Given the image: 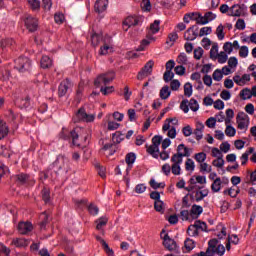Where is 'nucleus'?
<instances>
[{"label":"nucleus","mask_w":256,"mask_h":256,"mask_svg":"<svg viewBox=\"0 0 256 256\" xmlns=\"http://www.w3.org/2000/svg\"><path fill=\"white\" fill-rule=\"evenodd\" d=\"M223 30H224L223 24H220L216 28V35H217L219 41H223V39H225V33L223 32Z\"/></svg>","instance_id":"5fc2aeb1"},{"label":"nucleus","mask_w":256,"mask_h":256,"mask_svg":"<svg viewBox=\"0 0 256 256\" xmlns=\"http://www.w3.org/2000/svg\"><path fill=\"white\" fill-rule=\"evenodd\" d=\"M184 247L187 251H193V249H195V241L191 238H187L184 242Z\"/></svg>","instance_id":"8fccbe9b"},{"label":"nucleus","mask_w":256,"mask_h":256,"mask_svg":"<svg viewBox=\"0 0 256 256\" xmlns=\"http://www.w3.org/2000/svg\"><path fill=\"white\" fill-rule=\"evenodd\" d=\"M121 171H125L126 175L124 176V181L126 185H129V154H126L125 161H121L120 164L115 169V175H121Z\"/></svg>","instance_id":"0eeeda50"},{"label":"nucleus","mask_w":256,"mask_h":256,"mask_svg":"<svg viewBox=\"0 0 256 256\" xmlns=\"http://www.w3.org/2000/svg\"><path fill=\"white\" fill-rule=\"evenodd\" d=\"M242 13H243V9L238 4H234L230 8V15H231V17H241Z\"/></svg>","instance_id":"a878e982"},{"label":"nucleus","mask_w":256,"mask_h":256,"mask_svg":"<svg viewBox=\"0 0 256 256\" xmlns=\"http://www.w3.org/2000/svg\"><path fill=\"white\" fill-rule=\"evenodd\" d=\"M194 15L197 16L194 18V21H196L197 25H207V23H209L205 15L202 16L200 13H196Z\"/></svg>","instance_id":"e433bc0d"},{"label":"nucleus","mask_w":256,"mask_h":256,"mask_svg":"<svg viewBox=\"0 0 256 256\" xmlns=\"http://www.w3.org/2000/svg\"><path fill=\"white\" fill-rule=\"evenodd\" d=\"M194 159L195 161H197V163H205V160L207 159V154H205L204 152L196 153L194 155Z\"/></svg>","instance_id":"09e8293b"},{"label":"nucleus","mask_w":256,"mask_h":256,"mask_svg":"<svg viewBox=\"0 0 256 256\" xmlns=\"http://www.w3.org/2000/svg\"><path fill=\"white\" fill-rule=\"evenodd\" d=\"M53 66V60L49 58V56H43L40 61V67L42 69H49V67Z\"/></svg>","instance_id":"7c9ffc66"},{"label":"nucleus","mask_w":256,"mask_h":256,"mask_svg":"<svg viewBox=\"0 0 256 256\" xmlns=\"http://www.w3.org/2000/svg\"><path fill=\"white\" fill-rule=\"evenodd\" d=\"M188 106L194 113L199 111V102H197V100H195L194 98L190 99V101L188 102Z\"/></svg>","instance_id":"37998d69"},{"label":"nucleus","mask_w":256,"mask_h":256,"mask_svg":"<svg viewBox=\"0 0 256 256\" xmlns=\"http://www.w3.org/2000/svg\"><path fill=\"white\" fill-rule=\"evenodd\" d=\"M147 153H149V155H152V157L157 159L159 157V147L152 144L147 148Z\"/></svg>","instance_id":"f704fd0d"},{"label":"nucleus","mask_w":256,"mask_h":256,"mask_svg":"<svg viewBox=\"0 0 256 256\" xmlns=\"http://www.w3.org/2000/svg\"><path fill=\"white\" fill-rule=\"evenodd\" d=\"M9 134V127L5 121L0 120V139H5Z\"/></svg>","instance_id":"bb28decb"},{"label":"nucleus","mask_w":256,"mask_h":256,"mask_svg":"<svg viewBox=\"0 0 256 256\" xmlns=\"http://www.w3.org/2000/svg\"><path fill=\"white\" fill-rule=\"evenodd\" d=\"M29 6L33 11H39L41 7V1L39 0H28Z\"/></svg>","instance_id":"603ef678"},{"label":"nucleus","mask_w":256,"mask_h":256,"mask_svg":"<svg viewBox=\"0 0 256 256\" xmlns=\"http://www.w3.org/2000/svg\"><path fill=\"white\" fill-rule=\"evenodd\" d=\"M144 21L145 17L141 15H132L129 17V27H141Z\"/></svg>","instance_id":"4468645a"},{"label":"nucleus","mask_w":256,"mask_h":256,"mask_svg":"<svg viewBox=\"0 0 256 256\" xmlns=\"http://www.w3.org/2000/svg\"><path fill=\"white\" fill-rule=\"evenodd\" d=\"M218 55H219V45L217 43H214L212 45V48L210 49V58L217 59Z\"/></svg>","instance_id":"a19ab883"},{"label":"nucleus","mask_w":256,"mask_h":256,"mask_svg":"<svg viewBox=\"0 0 256 256\" xmlns=\"http://www.w3.org/2000/svg\"><path fill=\"white\" fill-rule=\"evenodd\" d=\"M108 222H109V218H107V216H102L95 221L96 229L97 231H100L102 235L105 233L104 228L107 226Z\"/></svg>","instance_id":"dca6fc26"},{"label":"nucleus","mask_w":256,"mask_h":256,"mask_svg":"<svg viewBox=\"0 0 256 256\" xmlns=\"http://www.w3.org/2000/svg\"><path fill=\"white\" fill-rule=\"evenodd\" d=\"M25 27L26 29H28V31H30V33H33L35 31H37L38 27H39V20H37V18L28 15L25 20Z\"/></svg>","instance_id":"9b49d317"},{"label":"nucleus","mask_w":256,"mask_h":256,"mask_svg":"<svg viewBox=\"0 0 256 256\" xmlns=\"http://www.w3.org/2000/svg\"><path fill=\"white\" fill-rule=\"evenodd\" d=\"M184 95L185 97H191L193 95V85L189 82L184 84Z\"/></svg>","instance_id":"49530a36"},{"label":"nucleus","mask_w":256,"mask_h":256,"mask_svg":"<svg viewBox=\"0 0 256 256\" xmlns=\"http://www.w3.org/2000/svg\"><path fill=\"white\" fill-rule=\"evenodd\" d=\"M236 123L238 129L245 133L249 129V115L245 114V112H239L236 116Z\"/></svg>","instance_id":"6e6552de"},{"label":"nucleus","mask_w":256,"mask_h":256,"mask_svg":"<svg viewBox=\"0 0 256 256\" xmlns=\"http://www.w3.org/2000/svg\"><path fill=\"white\" fill-rule=\"evenodd\" d=\"M201 213H203V207L197 204L192 205L190 210L191 219H199V215H201Z\"/></svg>","instance_id":"412c9836"},{"label":"nucleus","mask_w":256,"mask_h":256,"mask_svg":"<svg viewBox=\"0 0 256 256\" xmlns=\"http://www.w3.org/2000/svg\"><path fill=\"white\" fill-rule=\"evenodd\" d=\"M70 87H71V82L69 80L62 81L58 87L59 97H65V95H67V91H69Z\"/></svg>","instance_id":"a211bd4d"},{"label":"nucleus","mask_w":256,"mask_h":256,"mask_svg":"<svg viewBox=\"0 0 256 256\" xmlns=\"http://www.w3.org/2000/svg\"><path fill=\"white\" fill-rule=\"evenodd\" d=\"M18 231L20 235H27L33 231V224L31 222H20L18 224Z\"/></svg>","instance_id":"2eb2a0df"},{"label":"nucleus","mask_w":256,"mask_h":256,"mask_svg":"<svg viewBox=\"0 0 256 256\" xmlns=\"http://www.w3.org/2000/svg\"><path fill=\"white\" fill-rule=\"evenodd\" d=\"M240 97L243 101H247V99H251L253 97L252 91L249 88H244L240 91Z\"/></svg>","instance_id":"72a5a7b5"},{"label":"nucleus","mask_w":256,"mask_h":256,"mask_svg":"<svg viewBox=\"0 0 256 256\" xmlns=\"http://www.w3.org/2000/svg\"><path fill=\"white\" fill-rule=\"evenodd\" d=\"M186 153V155H183V154H185ZM182 154V159H183V157H190L191 156V153H189V148H187L186 146H185V144H180V145H178V147H177V153L176 154H173V155H181Z\"/></svg>","instance_id":"c85d7f7f"},{"label":"nucleus","mask_w":256,"mask_h":256,"mask_svg":"<svg viewBox=\"0 0 256 256\" xmlns=\"http://www.w3.org/2000/svg\"><path fill=\"white\" fill-rule=\"evenodd\" d=\"M16 181L17 183H20L21 185L25 184L26 181H29V175L27 174H18L16 175Z\"/></svg>","instance_id":"864d4df0"},{"label":"nucleus","mask_w":256,"mask_h":256,"mask_svg":"<svg viewBox=\"0 0 256 256\" xmlns=\"http://www.w3.org/2000/svg\"><path fill=\"white\" fill-rule=\"evenodd\" d=\"M212 165L214 167H217L218 169H221V167L225 165V160H223V156H220L217 159L213 160Z\"/></svg>","instance_id":"13d9d810"},{"label":"nucleus","mask_w":256,"mask_h":256,"mask_svg":"<svg viewBox=\"0 0 256 256\" xmlns=\"http://www.w3.org/2000/svg\"><path fill=\"white\" fill-rule=\"evenodd\" d=\"M199 27L197 26H192L186 30L184 33V39L186 41H195L197 37H199Z\"/></svg>","instance_id":"f8f14e48"},{"label":"nucleus","mask_w":256,"mask_h":256,"mask_svg":"<svg viewBox=\"0 0 256 256\" xmlns=\"http://www.w3.org/2000/svg\"><path fill=\"white\" fill-rule=\"evenodd\" d=\"M81 128L77 127L72 131H69L67 128H62L60 132V139H64V141H69L72 139V145L75 147H79V132Z\"/></svg>","instance_id":"f257e3e1"},{"label":"nucleus","mask_w":256,"mask_h":256,"mask_svg":"<svg viewBox=\"0 0 256 256\" xmlns=\"http://www.w3.org/2000/svg\"><path fill=\"white\" fill-rule=\"evenodd\" d=\"M109 53H113V45L111 44V42L105 43L99 51L100 55H109Z\"/></svg>","instance_id":"c756f323"},{"label":"nucleus","mask_w":256,"mask_h":256,"mask_svg":"<svg viewBox=\"0 0 256 256\" xmlns=\"http://www.w3.org/2000/svg\"><path fill=\"white\" fill-rule=\"evenodd\" d=\"M185 170L188 171V173H193L195 171V162L193 159L188 158L185 162Z\"/></svg>","instance_id":"c9c22d12"},{"label":"nucleus","mask_w":256,"mask_h":256,"mask_svg":"<svg viewBox=\"0 0 256 256\" xmlns=\"http://www.w3.org/2000/svg\"><path fill=\"white\" fill-rule=\"evenodd\" d=\"M102 39H103V36L101 34L94 33L91 35V41L94 47H97V45L101 43Z\"/></svg>","instance_id":"ea45409f"},{"label":"nucleus","mask_w":256,"mask_h":256,"mask_svg":"<svg viewBox=\"0 0 256 256\" xmlns=\"http://www.w3.org/2000/svg\"><path fill=\"white\" fill-rule=\"evenodd\" d=\"M160 237L163 241V246L168 251H177L179 249V246H177V242L167 234L165 230H162L160 233Z\"/></svg>","instance_id":"7ed1b4c3"},{"label":"nucleus","mask_w":256,"mask_h":256,"mask_svg":"<svg viewBox=\"0 0 256 256\" xmlns=\"http://www.w3.org/2000/svg\"><path fill=\"white\" fill-rule=\"evenodd\" d=\"M106 117H108L112 121H115L116 123H121V121H123V119H125V114L116 111L114 113L107 114Z\"/></svg>","instance_id":"b1692460"},{"label":"nucleus","mask_w":256,"mask_h":256,"mask_svg":"<svg viewBox=\"0 0 256 256\" xmlns=\"http://www.w3.org/2000/svg\"><path fill=\"white\" fill-rule=\"evenodd\" d=\"M235 117V112L233 109H227L226 110V119H225V125H230L231 124V119Z\"/></svg>","instance_id":"3c124183"},{"label":"nucleus","mask_w":256,"mask_h":256,"mask_svg":"<svg viewBox=\"0 0 256 256\" xmlns=\"http://www.w3.org/2000/svg\"><path fill=\"white\" fill-rule=\"evenodd\" d=\"M239 57H241L242 59L249 57V47L241 46L239 50Z\"/></svg>","instance_id":"6e6d98bb"},{"label":"nucleus","mask_w":256,"mask_h":256,"mask_svg":"<svg viewBox=\"0 0 256 256\" xmlns=\"http://www.w3.org/2000/svg\"><path fill=\"white\" fill-rule=\"evenodd\" d=\"M193 194L195 197V201L197 203H199V201H203V199H205V197H207V195H209V190L208 189L196 190L193 192Z\"/></svg>","instance_id":"5701e85b"},{"label":"nucleus","mask_w":256,"mask_h":256,"mask_svg":"<svg viewBox=\"0 0 256 256\" xmlns=\"http://www.w3.org/2000/svg\"><path fill=\"white\" fill-rule=\"evenodd\" d=\"M126 139H129V132L126 134H123L121 131H117L112 135V141L113 143H121V141H124Z\"/></svg>","instance_id":"4be33fe9"},{"label":"nucleus","mask_w":256,"mask_h":256,"mask_svg":"<svg viewBox=\"0 0 256 256\" xmlns=\"http://www.w3.org/2000/svg\"><path fill=\"white\" fill-rule=\"evenodd\" d=\"M173 77H175V73H173V71L166 70L164 72L163 79H164L165 83H169V81H173Z\"/></svg>","instance_id":"bf43d9fd"},{"label":"nucleus","mask_w":256,"mask_h":256,"mask_svg":"<svg viewBox=\"0 0 256 256\" xmlns=\"http://www.w3.org/2000/svg\"><path fill=\"white\" fill-rule=\"evenodd\" d=\"M223 183L227 185V183H229V179L222 181L221 177H217L211 184L212 193H219V191H221V185H223Z\"/></svg>","instance_id":"f3484780"},{"label":"nucleus","mask_w":256,"mask_h":256,"mask_svg":"<svg viewBox=\"0 0 256 256\" xmlns=\"http://www.w3.org/2000/svg\"><path fill=\"white\" fill-rule=\"evenodd\" d=\"M216 59H218V63L223 65V63H227V59H229V56L224 52L221 51L217 56Z\"/></svg>","instance_id":"de8ad7c7"},{"label":"nucleus","mask_w":256,"mask_h":256,"mask_svg":"<svg viewBox=\"0 0 256 256\" xmlns=\"http://www.w3.org/2000/svg\"><path fill=\"white\" fill-rule=\"evenodd\" d=\"M236 133L237 130L235 129V127L226 124L225 135H227V137H235Z\"/></svg>","instance_id":"79ce46f5"},{"label":"nucleus","mask_w":256,"mask_h":256,"mask_svg":"<svg viewBox=\"0 0 256 256\" xmlns=\"http://www.w3.org/2000/svg\"><path fill=\"white\" fill-rule=\"evenodd\" d=\"M16 105L21 109H27L31 105V99L27 95H18L16 97Z\"/></svg>","instance_id":"ddd939ff"},{"label":"nucleus","mask_w":256,"mask_h":256,"mask_svg":"<svg viewBox=\"0 0 256 256\" xmlns=\"http://www.w3.org/2000/svg\"><path fill=\"white\" fill-rule=\"evenodd\" d=\"M187 233L189 237H197L199 236V230H197V226L195 224H191L188 229Z\"/></svg>","instance_id":"4c0bfd02"},{"label":"nucleus","mask_w":256,"mask_h":256,"mask_svg":"<svg viewBox=\"0 0 256 256\" xmlns=\"http://www.w3.org/2000/svg\"><path fill=\"white\" fill-rule=\"evenodd\" d=\"M115 79V72L110 71L106 74H102L98 76L95 80L96 87H103V85H107V83H111Z\"/></svg>","instance_id":"9d476101"},{"label":"nucleus","mask_w":256,"mask_h":256,"mask_svg":"<svg viewBox=\"0 0 256 256\" xmlns=\"http://www.w3.org/2000/svg\"><path fill=\"white\" fill-rule=\"evenodd\" d=\"M14 68L19 71V73H27L31 71V60L28 57H19L15 60Z\"/></svg>","instance_id":"20e7f679"},{"label":"nucleus","mask_w":256,"mask_h":256,"mask_svg":"<svg viewBox=\"0 0 256 256\" xmlns=\"http://www.w3.org/2000/svg\"><path fill=\"white\" fill-rule=\"evenodd\" d=\"M176 61L179 65H187V62H188L187 54H185V52L180 53Z\"/></svg>","instance_id":"c03bdc74"},{"label":"nucleus","mask_w":256,"mask_h":256,"mask_svg":"<svg viewBox=\"0 0 256 256\" xmlns=\"http://www.w3.org/2000/svg\"><path fill=\"white\" fill-rule=\"evenodd\" d=\"M154 65L155 62L153 60L148 61L141 71L138 72L137 79L139 81H143V79L149 77V75H152Z\"/></svg>","instance_id":"1a4fd4ad"},{"label":"nucleus","mask_w":256,"mask_h":256,"mask_svg":"<svg viewBox=\"0 0 256 256\" xmlns=\"http://www.w3.org/2000/svg\"><path fill=\"white\" fill-rule=\"evenodd\" d=\"M159 25H161V21L155 20L151 25H150V32L155 35V33H159Z\"/></svg>","instance_id":"a18cd8bd"},{"label":"nucleus","mask_w":256,"mask_h":256,"mask_svg":"<svg viewBox=\"0 0 256 256\" xmlns=\"http://www.w3.org/2000/svg\"><path fill=\"white\" fill-rule=\"evenodd\" d=\"M183 155H188V154L184 153V154L172 155L171 172L173 175H181V165L183 164Z\"/></svg>","instance_id":"39448f33"},{"label":"nucleus","mask_w":256,"mask_h":256,"mask_svg":"<svg viewBox=\"0 0 256 256\" xmlns=\"http://www.w3.org/2000/svg\"><path fill=\"white\" fill-rule=\"evenodd\" d=\"M96 239L101 243L107 255L109 256L114 255L113 249L109 248V244H107V242H105V240L101 236H96Z\"/></svg>","instance_id":"cd10ccee"},{"label":"nucleus","mask_w":256,"mask_h":256,"mask_svg":"<svg viewBox=\"0 0 256 256\" xmlns=\"http://www.w3.org/2000/svg\"><path fill=\"white\" fill-rule=\"evenodd\" d=\"M150 187H152V189H163V188H165V183H163V182L158 183L157 181H155V179H151Z\"/></svg>","instance_id":"052dcab7"},{"label":"nucleus","mask_w":256,"mask_h":256,"mask_svg":"<svg viewBox=\"0 0 256 256\" xmlns=\"http://www.w3.org/2000/svg\"><path fill=\"white\" fill-rule=\"evenodd\" d=\"M223 52L226 53L227 55H231L233 53V46L231 42H226L223 45Z\"/></svg>","instance_id":"0e129e2a"},{"label":"nucleus","mask_w":256,"mask_h":256,"mask_svg":"<svg viewBox=\"0 0 256 256\" xmlns=\"http://www.w3.org/2000/svg\"><path fill=\"white\" fill-rule=\"evenodd\" d=\"M104 121L107 125V131H117V129L121 127V123L115 122L114 120H112V118H109L108 116H105Z\"/></svg>","instance_id":"6ab92c4d"},{"label":"nucleus","mask_w":256,"mask_h":256,"mask_svg":"<svg viewBox=\"0 0 256 256\" xmlns=\"http://www.w3.org/2000/svg\"><path fill=\"white\" fill-rule=\"evenodd\" d=\"M9 253H11V250L5 245L0 244V256H9Z\"/></svg>","instance_id":"774afa93"},{"label":"nucleus","mask_w":256,"mask_h":256,"mask_svg":"<svg viewBox=\"0 0 256 256\" xmlns=\"http://www.w3.org/2000/svg\"><path fill=\"white\" fill-rule=\"evenodd\" d=\"M214 253L216 255L219 256H224L225 255V246H223L222 244H219L218 246H216V248L214 249Z\"/></svg>","instance_id":"338daca9"},{"label":"nucleus","mask_w":256,"mask_h":256,"mask_svg":"<svg viewBox=\"0 0 256 256\" xmlns=\"http://www.w3.org/2000/svg\"><path fill=\"white\" fill-rule=\"evenodd\" d=\"M214 81H221L223 79V72L220 69H216L212 74Z\"/></svg>","instance_id":"e2e57ef3"},{"label":"nucleus","mask_w":256,"mask_h":256,"mask_svg":"<svg viewBox=\"0 0 256 256\" xmlns=\"http://www.w3.org/2000/svg\"><path fill=\"white\" fill-rule=\"evenodd\" d=\"M141 8L143 11H151V0H142Z\"/></svg>","instance_id":"69168bd1"},{"label":"nucleus","mask_w":256,"mask_h":256,"mask_svg":"<svg viewBox=\"0 0 256 256\" xmlns=\"http://www.w3.org/2000/svg\"><path fill=\"white\" fill-rule=\"evenodd\" d=\"M14 44H15V40H13L12 38H5L1 40L0 47L2 49H9V47H12V45Z\"/></svg>","instance_id":"2f4dec72"},{"label":"nucleus","mask_w":256,"mask_h":256,"mask_svg":"<svg viewBox=\"0 0 256 256\" xmlns=\"http://www.w3.org/2000/svg\"><path fill=\"white\" fill-rule=\"evenodd\" d=\"M99 144L101 145V151L106 155V157H111V155H115V152L117 151V145L113 143V141L109 139H101L99 141Z\"/></svg>","instance_id":"f03ea898"},{"label":"nucleus","mask_w":256,"mask_h":256,"mask_svg":"<svg viewBox=\"0 0 256 256\" xmlns=\"http://www.w3.org/2000/svg\"><path fill=\"white\" fill-rule=\"evenodd\" d=\"M75 123L79 121H84V123H93L95 121V114H87L85 108H80L75 116H74Z\"/></svg>","instance_id":"423d86ee"},{"label":"nucleus","mask_w":256,"mask_h":256,"mask_svg":"<svg viewBox=\"0 0 256 256\" xmlns=\"http://www.w3.org/2000/svg\"><path fill=\"white\" fill-rule=\"evenodd\" d=\"M213 33V28L206 26L200 29L199 37H205V35H211Z\"/></svg>","instance_id":"4d7b16f0"},{"label":"nucleus","mask_w":256,"mask_h":256,"mask_svg":"<svg viewBox=\"0 0 256 256\" xmlns=\"http://www.w3.org/2000/svg\"><path fill=\"white\" fill-rule=\"evenodd\" d=\"M171 97V90H169V86L165 85L160 90V99H169Z\"/></svg>","instance_id":"473e14b6"},{"label":"nucleus","mask_w":256,"mask_h":256,"mask_svg":"<svg viewBox=\"0 0 256 256\" xmlns=\"http://www.w3.org/2000/svg\"><path fill=\"white\" fill-rule=\"evenodd\" d=\"M194 225H196V229L198 231H205L206 233L209 231V230H207V223H205L201 220H196L194 222Z\"/></svg>","instance_id":"58836bf2"},{"label":"nucleus","mask_w":256,"mask_h":256,"mask_svg":"<svg viewBox=\"0 0 256 256\" xmlns=\"http://www.w3.org/2000/svg\"><path fill=\"white\" fill-rule=\"evenodd\" d=\"M54 21L55 23H57L58 25H61V23L65 22V15H63V13H56L54 15Z\"/></svg>","instance_id":"680f3d73"},{"label":"nucleus","mask_w":256,"mask_h":256,"mask_svg":"<svg viewBox=\"0 0 256 256\" xmlns=\"http://www.w3.org/2000/svg\"><path fill=\"white\" fill-rule=\"evenodd\" d=\"M12 244L14 245V247H28L29 246V240L25 239V238H14L12 240Z\"/></svg>","instance_id":"393cba45"},{"label":"nucleus","mask_w":256,"mask_h":256,"mask_svg":"<svg viewBox=\"0 0 256 256\" xmlns=\"http://www.w3.org/2000/svg\"><path fill=\"white\" fill-rule=\"evenodd\" d=\"M108 5L109 0H97L95 2L94 9L97 13H103V11L107 10Z\"/></svg>","instance_id":"aec40b11"}]
</instances>
